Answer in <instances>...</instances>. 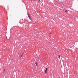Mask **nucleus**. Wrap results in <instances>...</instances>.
Masks as SVG:
<instances>
[{"label":"nucleus","instance_id":"nucleus-3","mask_svg":"<svg viewBox=\"0 0 78 78\" xmlns=\"http://www.w3.org/2000/svg\"><path fill=\"white\" fill-rule=\"evenodd\" d=\"M28 17H29V18L31 16H30V15L29 14L28 15Z\"/></svg>","mask_w":78,"mask_h":78},{"label":"nucleus","instance_id":"nucleus-14","mask_svg":"<svg viewBox=\"0 0 78 78\" xmlns=\"http://www.w3.org/2000/svg\"><path fill=\"white\" fill-rule=\"evenodd\" d=\"M73 0V1L74 0Z\"/></svg>","mask_w":78,"mask_h":78},{"label":"nucleus","instance_id":"nucleus-6","mask_svg":"<svg viewBox=\"0 0 78 78\" xmlns=\"http://www.w3.org/2000/svg\"><path fill=\"white\" fill-rule=\"evenodd\" d=\"M5 69H4V73H5Z\"/></svg>","mask_w":78,"mask_h":78},{"label":"nucleus","instance_id":"nucleus-9","mask_svg":"<svg viewBox=\"0 0 78 78\" xmlns=\"http://www.w3.org/2000/svg\"><path fill=\"white\" fill-rule=\"evenodd\" d=\"M70 9H71L72 10H73V9L71 8H70Z\"/></svg>","mask_w":78,"mask_h":78},{"label":"nucleus","instance_id":"nucleus-2","mask_svg":"<svg viewBox=\"0 0 78 78\" xmlns=\"http://www.w3.org/2000/svg\"><path fill=\"white\" fill-rule=\"evenodd\" d=\"M65 12H68V11L67 10H65Z\"/></svg>","mask_w":78,"mask_h":78},{"label":"nucleus","instance_id":"nucleus-11","mask_svg":"<svg viewBox=\"0 0 78 78\" xmlns=\"http://www.w3.org/2000/svg\"><path fill=\"white\" fill-rule=\"evenodd\" d=\"M39 2H41V0H38Z\"/></svg>","mask_w":78,"mask_h":78},{"label":"nucleus","instance_id":"nucleus-4","mask_svg":"<svg viewBox=\"0 0 78 78\" xmlns=\"http://www.w3.org/2000/svg\"><path fill=\"white\" fill-rule=\"evenodd\" d=\"M29 18L30 20H31V16L30 17H29Z\"/></svg>","mask_w":78,"mask_h":78},{"label":"nucleus","instance_id":"nucleus-13","mask_svg":"<svg viewBox=\"0 0 78 78\" xmlns=\"http://www.w3.org/2000/svg\"><path fill=\"white\" fill-rule=\"evenodd\" d=\"M58 1L59 2V0H58Z\"/></svg>","mask_w":78,"mask_h":78},{"label":"nucleus","instance_id":"nucleus-10","mask_svg":"<svg viewBox=\"0 0 78 78\" xmlns=\"http://www.w3.org/2000/svg\"><path fill=\"white\" fill-rule=\"evenodd\" d=\"M34 24H36V23H35V22H34Z\"/></svg>","mask_w":78,"mask_h":78},{"label":"nucleus","instance_id":"nucleus-5","mask_svg":"<svg viewBox=\"0 0 78 78\" xmlns=\"http://www.w3.org/2000/svg\"><path fill=\"white\" fill-rule=\"evenodd\" d=\"M23 53L21 55V57H22V56H23Z\"/></svg>","mask_w":78,"mask_h":78},{"label":"nucleus","instance_id":"nucleus-8","mask_svg":"<svg viewBox=\"0 0 78 78\" xmlns=\"http://www.w3.org/2000/svg\"><path fill=\"white\" fill-rule=\"evenodd\" d=\"M58 57H59V59H60V56L59 55Z\"/></svg>","mask_w":78,"mask_h":78},{"label":"nucleus","instance_id":"nucleus-1","mask_svg":"<svg viewBox=\"0 0 78 78\" xmlns=\"http://www.w3.org/2000/svg\"><path fill=\"white\" fill-rule=\"evenodd\" d=\"M47 69H48L47 68H46V70H45V73H47Z\"/></svg>","mask_w":78,"mask_h":78},{"label":"nucleus","instance_id":"nucleus-12","mask_svg":"<svg viewBox=\"0 0 78 78\" xmlns=\"http://www.w3.org/2000/svg\"><path fill=\"white\" fill-rule=\"evenodd\" d=\"M51 33H49V34H51Z\"/></svg>","mask_w":78,"mask_h":78},{"label":"nucleus","instance_id":"nucleus-7","mask_svg":"<svg viewBox=\"0 0 78 78\" xmlns=\"http://www.w3.org/2000/svg\"><path fill=\"white\" fill-rule=\"evenodd\" d=\"M35 64L37 66V63H36Z\"/></svg>","mask_w":78,"mask_h":78}]
</instances>
